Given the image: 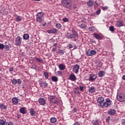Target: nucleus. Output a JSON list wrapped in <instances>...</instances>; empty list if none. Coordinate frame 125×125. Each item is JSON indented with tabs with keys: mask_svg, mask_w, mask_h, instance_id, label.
I'll list each match as a JSON object with an SVG mask.
<instances>
[{
	"mask_svg": "<svg viewBox=\"0 0 125 125\" xmlns=\"http://www.w3.org/2000/svg\"><path fill=\"white\" fill-rule=\"evenodd\" d=\"M100 12H101V10H98L96 11V14L98 15L100 14Z\"/></svg>",
	"mask_w": 125,
	"mask_h": 125,
	"instance_id": "50",
	"label": "nucleus"
},
{
	"mask_svg": "<svg viewBox=\"0 0 125 125\" xmlns=\"http://www.w3.org/2000/svg\"><path fill=\"white\" fill-rule=\"evenodd\" d=\"M55 71H56V70H55Z\"/></svg>",
	"mask_w": 125,
	"mask_h": 125,
	"instance_id": "64",
	"label": "nucleus"
},
{
	"mask_svg": "<svg viewBox=\"0 0 125 125\" xmlns=\"http://www.w3.org/2000/svg\"><path fill=\"white\" fill-rule=\"evenodd\" d=\"M108 8V7L107 6L105 7H104L103 9V10H106V9H107Z\"/></svg>",
	"mask_w": 125,
	"mask_h": 125,
	"instance_id": "57",
	"label": "nucleus"
},
{
	"mask_svg": "<svg viewBox=\"0 0 125 125\" xmlns=\"http://www.w3.org/2000/svg\"><path fill=\"white\" fill-rule=\"evenodd\" d=\"M50 122L52 124H55V123L57 122V119H56V118L55 117H52L50 119Z\"/></svg>",
	"mask_w": 125,
	"mask_h": 125,
	"instance_id": "29",
	"label": "nucleus"
},
{
	"mask_svg": "<svg viewBox=\"0 0 125 125\" xmlns=\"http://www.w3.org/2000/svg\"><path fill=\"white\" fill-rule=\"evenodd\" d=\"M20 111L21 114H23V115L26 114V108L25 107H21L20 108Z\"/></svg>",
	"mask_w": 125,
	"mask_h": 125,
	"instance_id": "25",
	"label": "nucleus"
},
{
	"mask_svg": "<svg viewBox=\"0 0 125 125\" xmlns=\"http://www.w3.org/2000/svg\"><path fill=\"white\" fill-rule=\"evenodd\" d=\"M43 76H44V77H45V78H46V79H48V76H49L48 73H47V72H44Z\"/></svg>",
	"mask_w": 125,
	"mask_h": 125,
	"instance_id": "43",
	"label": "nucleus"
},
{
	"mask_svg": "<svg viewBox=\"0 0 125 125\" xmlns=\"http://www.w3.org/2000/svg\"><path fill=\"white\" fill-rule=\"evenodd\" d=\"M62 3L64 7L70 9L72 7V0H62Z\"/></svg>",
	"mask_w": 125,
	"mask_h": 125,
	"instance_id": "2",
	"label": "nucleus"
},
{
	"mask_svg": "<svg viewBox=\"0 0 125 125\" xmlns=\"http://www.w3.org/2000/svg\"><path fill=\"white\" fill-rule=\"evenodd\" d=\"M86 54H87L88 56H92V55H95V54H96V51L92 50L91 51H87L86 53Z\"/></svg>",
	"mask_w": 125,
	"mask_h": 125,
	"instance_id": "10",
	"label": "nucleus"
},
{
	"mask_svg": "<svg viewBox=\"0 0 125 125\" xmlns=\"http://www.w3.org/2000/svg\"><path fill=\"white\" fill-rule=\"evenodd\" d=\"M72 32L73 39H75V38H78V36H79V34H78V33L76 32V30L73 29Z\"/></svg>",
	"mask_w": 125,
	"mask_h": 125,
	"instance_id": "18",
	"label": "nucleus"
},
{
	"mask_svg": "<svg viewBox=\"0 0 125 125\" xmlns=\"http://www.w3.org/2000/svg\"><path fill=\"white\" fill-rule=\"evenodd\" d=\"M29 38H30V36L28 34H25L23 36V40H29Z\"/></svg>",
	"mask_w": 125,
	"mask_h": 125,
	"instance_id": "33",
	"label": "nucleus"
},
{
	"mask_svg": "<svg viewBox=\"0 0 125 125\" xmlns=\"http://www.w3.org/2000/svg\"><path fill=\"white\" fill-rule=\"evenodd\" d=\"M89 30L90 32H91L92 33H93V32H94V27L90 26L89 28Z\"/></svg>",
	"mask_w": 125,
	"mask_h": 125,
	"instance_id": "42",
	"label": "nucleus"
},
{
	"mask_svg": "<svg viewBox=\"0 0 125 125\" xmlns=\"http://www.w3.org/2000/svg\"><path fill=\"white\" fill-rule=\"evenodd\" d=\"M6 120L4 118L0 119V125H5Z\"/></svg>",
	"mask_w": 125,
	"mask_h": 125,
	"instance_id": "23",
	"label": "nucleus"
},
{
	"mask_svg": "<svg viewBox=\"0 0 125 125\" xmlns=\"http://www.w3.org/2000/svg\"><path fill=\"white\" fill-rule=\"evenodd\" d=\"M51 79L53 82H56L58 81V78L56 76H52Z\"/></svg>",
	"mask_w": 125,
	"mask_h": 125,
	"instance_id": "34",
	"label": "nucleus"
},
{
	"mask_svg": "<svg viewBox=\"0 0 125 125\" xmlns=\"http://www.w3.org/2000/svg\"><path fill=\"white\" fill-rule=\"evenodd\" d=\"M52 51H53V52H55V51H56V47H54L52 48Z\"/></svg>",
	"mask_w": 125,
	"mask_h": 125,
	"instance_id": "51",
	"label": "nucleus"
},
{
	"mask_svg": "<svg viewBox=\"0 0 125 125\" xmlns=\"http://www.w3.org/2000/svg\"><path fill=\"white\" fill-rule=\"evenodd\" d=\"M121 123H122V124H123L124 125H125V119H122L121 120Z\"/></svg>",
	"mask_w": 125,
	"mask_h": 125,
	"instance_id": "52",
	"label": "nucleus"
},
{
	"mask_svg": "<svg viewBox=\"0 0 125 125\" xmlns=\"http://www.w3.org/2000/svg\"><path fill=\"white\" fill-rule=\"evenodd\" d=\"M57 43H54L53 45V47H56V46H57Z\"/></svg>",
	"mask_w": 125,
	"mask_h": 125,
	"instance_id": "55",
	"label": "nucleus"
},
{
	"mask_svg": "<svg viewBox=\"0 0 125 125\" xmlns=\"http://www.w3.org/2000/svg\"><path fill=\"white\" fill-rule=\"evenodd\" d=\"M79 70H80V65L78 64H76L73 67L72 71L75 74H78L79 73Z\"/></svg>",
	"mask_w": 125,
	"mask_h": 125,
	"instance_id": "8",
	"label": "nucleus"
},
{
	"mask_svg": "<svg viewBox=\"0 0 125 125\" xmlns=\"http://www.w3.org/2000/svg\"><path fill=\"white\" fill-rule=\"evenodd\" d=\"M80 89L81 91H83V88H84V87L82 86H79Z\"/></svg>",
	"mask_w": 125,
	"mask_h": 125,
	"instance_id": "48",
	"label": "nucleus"
},
{
	"mask_svg": "<svg viewBox=\"0 0 125 125\" xmlns=\"http://www.w3.org/2000/svg\"><path fill=\"white\" fill-rule=\"evenodd\" d=\"M35 0V1H40V0Z\"/></svg>",
	"mask_w": 125,
	"mask_h": 125,
	"instance_id": "62",
	"label": "nucleus"
},
{
	"mask_svg": "<svg viewBox=\"0 0 125 125\" xmlns=\"http://www.w3.org/2000/svg\"><path fill=\"white\" fill-rule=\"evenodd\" d=\"M92 124L93 125H101V121L99 120H93Z\"/></svg>",
	"mask_w": 125,
	"mask_h": 125,
	"instance_id": "14",
	"label": "nucleus"
},
{
	"mask_svg": "<svg viewBox=\"0 0 125 125\" xmlns=\"http://www.w3.org/2000/svg\"><path fill=\"white\" fill-rule=\"evenodd\" d=\"M39 102L40 105H45V100L41 98L39 100Z\"/></svg>",
	"mask_w": 125,
	"mask_h": 125,
	"instance_id": "22",
	"label": "nucleus"
},
{
	"mask_svg": "<svg viewBox=\"0 0 125 125\" xmlns=\"http://www.w3.org/2000/svg\"><path fill=\"white\" fill-rule=\"evenodd\" d=\"M73 125H80V123L76 122L73 124Z\"/></svg>",
	"mask_w": 125,
	"mask_h": 125,
	"instance_id": "53",
	"label": "nucleus"
},
{
	"mask_svg": "<svg viewBox=\"0 0 125 125\" xmlns=\"http://www.w3.org/2000/svg\"><path fill=\"white\" fill-rule=\"evenodd\" d=\"M63 22H69V20L67 18H64L62 19Z\"/></svg>",
	"mask_w": 125,
	"mask_h": 125,
	"instance_id": "45",
	"label": "nucleus"
},
{
	"mask_svg": "<svg viewBox=\"0 0 125 125\" xmlns=\"http://www.w3.org/2000/svg\"><path fill=\"white\" fill-rule=\"evenodd\" d=\"M65 37H66L67 39H74V37H73V35L71 33H67L65 34Z\"/></svg>",
	"mask_w": 125,
	"mask_h": 125,
	"instance_id": "21",
	"label": "nucleus"
},
{
	"mask_svg": "<svg viewBox=\"0 0 125 125\" xmlns=\"http://www.w3.org/2000/svg\"><path fill=\"white\" fill-rule=\"evenodd\" d=\"M93 1L89 0V1L87 2V5H88V6L91 7L93 6Z\"/></svg>",
	"mask_w": 125,
	"mask_h": 125,
	"instance_id": "28",
	"label": "nucleus"
},
{
	"mask_svg": "<svg viewBox=\"0 0 125 125\" xmlns=\"http://www.w3.org/2000/svg\"><path fill=\"white\" fill-rule=\"evenodd\" d=\"M94 37L97 39V40H100V39H102V37L101 35H99L96 33H94Z\"/></svg>",
	"mask_w": 125,
	"mask_h": 125,
	"instance_id": "27",
	"label": "nucleus"
},
{
	"mask_svg": "<svg viewBox=\"0 0 125 125\" xmlns=\"http://www.w3.org/2000/svg\"><path fill=\"white\" fill-rule=\"evenodd\" d=\"M12 103L14 105H17V104H18V98L17 97H14L12 99Z\"/></svg>",
	"mask_w": 125,
	"mask_h": 125,
	"instance_id": "15",
	"label": "nucleus"
},
{
	"mask_svg": "<svg viewBox=\"0 0 125 125\" xmlns=\"http://www.w3.org/2000/svg\"><path fill=\"white\" fill-rule=\"evenodd\" d=\"M12 82L13 84H16L18 83V84H21V83H22V81H21V79H18L17 80L16 79H13L12 80Z\"/></svg>",
	"mask_w": 125,
	"mask_h": 125,
	"instance_id": "11",
	"label": "nucleus"
},
{
	"mask_svg": "<svg viewBox=\"0 0 125 125\" xmlns=\"http://www.w3.org/2000/svg\"><path fill=\"white\" fill-rule=\"evenodd\" d=\"M57 76L62 77V71H57Z\"/></svg>",
	"mask_w": 125,
	"mask_h": 125,
	"instance_id": "40",
	"label": "nucleus"
},
{
	"mask_svg": "<svg viewBox=\"0 0 125 125\" xmlns=\"http://www.w3.org/2000/svg\"><path fill=\"white\" fill-rule=\"evenodd\" d=\"M29 113L30 115L32 116H35V115H36V111H35V109L34 108H30L29 109Z\"/></svg>",
	"mask_w": 125,
	"mask_h": 125,
	"instance_id": "20",
	"label": "nucleus"
},
{
	"mask_svg": "<svg viewBox=\"0 0 125 125\" xmlns=\"http://www.w3.org/2000/svg\"><path fill=\"white\" fill-rule=\"evenodd\" d=\"M117 99L120 102H125V96L121 94H118Z\"/></svg>",
	"mask_w": 125,
	"mask_h": 125,
	"instance_id": "4",
	"label": "nucleus"
},
{
	"mask_svg": "<svg viewBox=\"0 0 125 125\" xmlns=\"http://www.w3.org/2000/svg\"><path fill=\"white\" fill-rule=\"evenodd\" d=\"M43 15H44V14L42 12H39L37 14L36 16H38V17H41L42 18L43 17Z\"/></svg>",
	"mask_w": 125,
	"mask_h": 125,
	"instance_id": "32",
	"label": "nucleus"
},
{
	"mask_svg": "<svg viewBox=\"0 0 125 125\" xmlns=\"http://www.w3.org/2000/svg\"><path fill=\"white\" fill-rule=\"evenodd\" d=\"M74 42H77V39H74Z\"/></svg>",
	"mask_w": 125,
	"mask_h": 125,
	"instance_id": "61",
	"label": "nucleus"
},
{
	"mask_svg": "<svg viewBox=\"0 0 125 125\" xmlns=\"http://www.w3.org/2000/svg\"><path fill=\"white\" fill-rule=\"evenodd\" d=\"M36 60L37 61H38V62H42V59H41V58H36Z\"/></svg>",
	"mask_w": 125,
	"mask_h": 125,
	"instance_id": "46",
	"label": "nucleus"
},
{
	"mask_svg": "<svg viewBox=\"0 0 125 125\" xmlns=\"http://www.w3.org/2000/svg\"><path fill=\"white\" fill-rule=\"evenodd\" d=\"M108 115H110V116H113V115H115L116 114V110L115 109H110L108 111Z\"/></svg>",
	"mask_w": 125,
	"mask_h": 125,
	"instance_id": "16",
	"label": "nucleus"
},
{
	"mask_svg": "<svg viewBox=\"0 0 125 125\" xmlns=\"http://www.w3.org/2000/svg\"><path fill=\"white\" fill-rule=\"evenodd\" d=\"M73 7L74 9H76V8H77V6L76 5H74Z\"/></svg>",
	"mask_w": 125,
	"mask_h": 125,
	"instance_id": "59",
	"label": "nucleus"
},
{
	"mask_svg": "<svg viewBox=\"0 0 125 125\" xmlns=\"http://www.w3.org/2000/svg\"><path fill=\"white\" fill-rule=\"evenodd\" d=\"M4 48V45L3 44L0 43V49H3Z\"/></svg>",
	"mask_w": 125,
	"mask_h": 125,
	"instance_id": "47",
	"label": "nucleus"
},
{
	"mask_svg": "<svg viewBox=\"0 0 125 125\" xmlns=\"http://www.w3.org/2000/svg\"><path fill=\"white\" fill-rule=\"evenodd\" d=\"M59 68L61 71H63L66 69V66L64 64L61 63L59 65Z\"/></svg>",
	"mask_w": 125,
	"mask_h": 125,
	"instance_id": "17",
	"label": "nucleus"
},
{
	"mask_svg": "<svg viewBox=\"0 0 125 125\" xmlns=\"http://www.w3.org/2000/svg\"><path fill=\"white\" fill-rule=\"evenodd\" d=\"M110 120H111V117L108 116L106 119V123H108L109 124V122Z\"/></svg>",
	"mask_w": 125,
	"mask_h": 125,
	"instance_id": "44",
	"label": "nucleus"
},
{
	"mask_svg": "<svg viewBox=\"0 0 125 125\" xmlns=\"http://www.w3.org/2000/svg\"><path fill=\"white\" fill-rule=\"evenodd\" d=\"M122 79L124 80V81H125V75L122 76Z\"/></svg>",
	"mask_w": 125,
	"mask_h": 125,
	"instance_id": "58",
	"label": "nucleus"
},
{
	"mask_svg": "<svg viewBox=\"0 0 125 125\" xmlns=\"http://www.w3.org/2000/svg\"><path fill=\"white\" fill-rule=\"evenodd\" d=\"M44 23L43 24V26H45V24H46V23H45V22H44Z\"/></svg>",
	"mask_w": 125,
	"mask_h": 125,
	"instance_id": "60",
	"label": "nucleus"
},
{
	"mask_svg": "<svg viewBox=\"0 0 125 125\" xmlns=\"http://www.w3.org/2000/svg\"><path fill=\"white\" fill-rule=\"evenodd\" d=\"M98 75L100 78H102L103 77H104V76H105V72L103 71H101L99 72Z\"/></svg>",
	"mask_w": 125,
	"mask_h": 125,
	"instance_id": "26",
	"label": "nucleus"
},
{
	"mask_svg": "<svg viewBox=\"0 0 125 125\" xmlns=\"http://www.w3.org/2000/svg\"><path fill=\"white\" fill-rule=\"evenodd\" d=\"M57 53L58 54H60V55H64V53H65V52L63 50L59 49Z\"/></svg>",
	"mask_w": 125,
	"mask_h": 125,
	"instance_id": "31",
	"label": "nucleus"
},
{
	"mask_svg": "<svg viewBox=\"0 0 125 125\" xmlns=\"http://www.w3.org/2000/svg\"><path fill=\"white\" fill-rule=\"evenodd\" d=\"M22 43V38L20 36H18L16 38L15 44L19 46V45H21Z\"/></svg>",
	"mask_w": 125,
	"mask_h": 125,
	"instance_id": "5",
	"label": "nucleus"
},
{
	"mask_svg": "<svg viewBox=\"0 0 125 125\" xmlns=\"http://www.w3.org/2000/svg\"><path fill=\"white\" fill-rule=\"evenodd\" d=\"M48 34H57L58 33V30L56 28H53L50 30H48L47 31Z\"/></svg>",
	"mask_w": 125,
	"mask_h": 125,
	"instance_id": "9",
	"label": "nucleus"
},
{
	"mask_svg": "<svg viewBox=\"0 0 125 125\" xmlns=\"http://www.w3.org/2000/svg\"><path fill=\"white\" fill-rule=\"evenodd\" d=\"M96 79H97V76H96V74H92L89 75L88 81L89 82H94Z\"/></svg>",
	"mask_w": 125,
	"mask_h": 125,
	"instance_id": "7",
	"label": "nucleus"
},
{
	"mask_svg": "<svg viewBox=\"0 0 125 125\" xmlns=\"http://www.w3.org/2000/svg\"><path fill=\"white\" fill-rule=\"evenodd\" d=\"M4 46L5 50H6V51H8V50H9V46H8V45H5Z\"/></svg>",
	"mask_w": 125,
	"mask_h": 125,
	"instance_id": "38",
	"label": "nucleus"
},
{
	"mask_svg": "<svg viewBox=\"0 0 125 125\" xmlns=\"http://www.w3.org/2000/svg\"><path fill=\"white\" fill-rule=\"evenodd\" d=\"M89 92L90 93H94V92H95L96 89H95V87L94 86H92V87H90L89 89Z\"/></svg>",
	"mask_w": 125,
	"mask_h": 125,
	"instance_id": "19",
	"label": "nucleus"
},
{
	"mask_svg": "<svg viewBox=\"0 0 125 125\" xmlns=\"http://www.w3.org/2000/svg\"><path fill=\"white\" fill-rule=\"evenodd\" d=\"M109 30L110 31V32H115V28L114 27V26H111L109 27Z\"/></svg>",
	"mask_w": 125,
	"mask_h": 125,
	"instance_id": "41",
	"label": "nucleus"
},
{
	"mask_svg": "<svg viewBox=\"0 0 125 125\" xmlns=\"http://www.w3.org/2000/svg\"><path fill=\"white\" fill-rule=\"evenodd\" d=\"M69 80L72 82H75L77 80V77H76V75H74V73H72L69 76Z\"/></svg>",
	"mask_w": 125,
	"mask_h": 125,
	"instance_id": "13",
	"label": "nucleus"
},
{
	"mask_svg": "<svg viewBox=\"0 0 125 125\" xmlns=\"http://www.w3.org/2000/svg\"><path fill=\"white\" fill-rule=\"evenodd\" d=\"M80 27L81 29H85L86 25L84 23H82L80 25Z\"/></svg>",
	"mask_w": 125,
	"mask_h": 125,
	"instance_id": "37",
	"label": "nucleus"
},
{
	"mask_svg": "<svg viewBox=\"0 0 125 125\" xmlns=\"http://www.w3.org/2000/svg\"><path fill=\"white\" fill-rule=\"evenodd\" d=\"M36 20L37 22H39V23H41L42 21V18L40 17L37 16L36 17Z\"/></svg>",
	"mask_w": 125,
	"mask_h": 125,
	"instance_id": "35",
	"label": "nucleus"
},
{
	"mask_svg": "<svg viewBox=\"0 0 125 125\" xmlns=\"http://www.w3.org/2000/svg\"><path fill=\"white\" fill-rule=\"evenodd\" d=\"M0 109L1 110H6L7 109V105L0 104Z\"/></svg>",
	"mask_w": 125,
	"mask_h": 125,
	"instance_id": "24",
	"label": "nucleus"
},
{
	"mask_svg": "<svg viewBox=\"0 0 125 125\" xmlns=\"http://www.w3.org/2000/svg\"><path fill=\"white\" fill-rule=\"evenodd\" d=\"M116 24L117 25V27H122V26L124 25L122 21H118Z\"/></svg>",
	"mask_w": 125,
	"mask_h": 125,
	"instance_id": "36",
	"label": "nucleus"
},
{
	"mask_svg": "<svg viewBox=\"0 0 125 125\" xmlns=\"http://www.w3.org/2000/svg\"><path fill=\"white\" fill-rule=\"evenodd\" d=\"M98 104V105L100 106V107H101L103 104L104 103V97L103 96L100 97L98 98L97 100Z\"/></svg>",
	"mask_w": 125,
	"mask_h": 125,
	"instance_id": "6",
	"label": "nucleus"
},
{
	"mask_svg": "<svg viewBox=\"0 0 125 125\" xmlns=\"http://www.w3.org/2000/svg\"><path fill=\"white\" fill-rule=\"evenodd\" d=\"M56 27L57 29H60L62 27V25L60 23H58L56 24Z\"/></svg>",
	"mask_w": 125,
	"mask_h": 125,
	"instance_id": "39",
	"label": "nucleus"
},
{
	"mask_svg": "<svg viewBox=\"0 0 125 125\" xmlns=\"http://www.w3.org/2000/svg\"><path fill=\"white\" fill-rule=\"evenodd\" d=\"M9 70V72H13L14 68H13V67H10Z\"/></svg>",
	"mask_w": 125,
	"mask_h": 125,
	"instance_id": "49",
	"label": "nucleus"
},
{
	"mask_svg": "<svg viewBox=\"0 0 125 125\" xmlns=\"http://www.w3.org/2000/svg\"><path fill=\"white\" fill-rule=\"evenodd\" d=\"M68 47L69 48H73V45L70 44L69 45H68Z\"/></svg>",
	"mask_w": 125,
	"mask_h": 125,
	"instance_id": "54",
	"label": "nucleus"
},
{
	"mask_svg": "<svg viewBox=\"0 0 125 125\" xmlns=\"http://www.w3.org/2000/svg\"><path fill=\"white\" fill-rule=\"evenodd\" d=\"M81 93L80 92H78V94H80Z\"/></svg>",
	"mask_w": 125,
	"mask_h": 125,
	"instance_id": "63",
	"label": "nucleus"
},
{
	"mask_svg": "<svg viewBox=\"0 0 125 125\" xmlns=\"http://www.w3.org/2000/svg\"><path fill=\"white\" fill-rule=\"evenodd\" d=\"M48 98L50 104H55L56 105H58V104L60 103L59 100L56 98L55 96L51 95Z\"/></svg>",
	"mask_w": 125,
	"mask_h": 125,
	"instance_id": "1",
	"label": "nucleus"
},
{
	"mask_svg": "<svg viewBox=\"0 0 125 125\" xmlns=\"http://www.w3.org/2000/svg\"><path fill=\"white\" fill-rule=\"evenodd\" d=\"M73 112H75V113H77V112H78V109H77L76 108H74Z\"/></svg>",
	"mask_w": 125,
	"mask_h": 125,
	"instance_id": "56",
	"label": "nucleus"
},
{
	"mask_svg": "<svg viewBox=\"0 0 125 125\" xmlns=\"http://www.w3.org/2000/svg\"><path fill=\"white\" fill-rule=\"evenodd\" d=\"M112 104V101L109 98H107L103 104L102 105H101L102 108L104 107H109Z\"/></svg>",
	"mask_w": 125,
	"mask_h": 125,
	"instance_id": "3",
	"label": "nucleus"
},
{
	"mask_svg": "<svg viewBox=\"0 0 125 125\" xmlns=\"http://www.w3.org/2000/svg\"><path fill=\"white\" fill-rule=\"evenodd\" d=\"M39 84H40L41 87H43V88L47 87V86H48V83H47L46 82H44L43 81H42L41 83H40Z\"/></svg>",
	"mask_w": 125,
	"mask_h": 125,
	"instance_id": "12",
	"label": "nucleus"
},
{
	"mask_svg": "<svg viewBox=\"0 0 125 125\" xmlns=\"http://www.w3.org/2000/svg\"><path fill=\"white\" fill-rule=\"evenodd\" d=\"M16 22H20L22 21V17L20 16H17V17L16 18Z\"/></svg>",
	"mask_w": 125,
	"mask_h": 125,
	"instance_id": "30",
	"label": "nucleus"
}]
</instances>
